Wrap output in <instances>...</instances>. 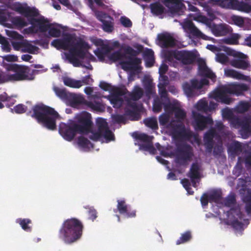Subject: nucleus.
<instances>
[{"instance_id":"10","label":"nucleus","mask_w":251,"mask_h":251,"mask_svg":"<svg viewBox=\"0 0 251 251\" xmlns=\"http://www.w3.org/2000/svg\"><path fill=\"white\" fill-rule=\"evenodd\" d=\"M176 162L180 165H185L191 160L194 155L192 147L187 143L176 145Z\"/></svg>"},{"instance_id":"40","label":"nucleus","mask_w":251,"mask_h":251,"mask_svg":"<svg viewBox=\"0 0 251 251\" xmlns=\"http://www.w3.org/2000/svg\"><path fill=\"white\" fill-rule=\"evenodd\" d=\"M192 238L191 232L190 231H186L181 234V236L176 241V244L177 245L189 242Z\"/></svg>"},{"instance_id":"46","label":"nucleus","mask_w":251,"mask_h":251,"mask_svg":"<svg viewBox=\"0 0 251 251\" xmlns=\"http://www.w3.org/2000/svg\"><path fill=\"white\" fill-rule=\"evenodd\" d=\"M50 27L48 31L50 36L52 37H59L60 36L61 31L59 28L55 27L52 24H51Z\"/></svg>"},{"instance_id":"43","label":"nucleus","mask_w":251,"mask_h":251,"mask_svg":"<svg viewBox=\"0 0 251 251\" xmlns=\"http://www.w3.org/2000/svg\"><path fill=\"white\" fill-rule=\"evenodd\" d=\"M11 17V13L7 9L0 8V23L7 22Z\"/></svg>"},{"instance_id":"57","label":"nucleus","mask_w":251,"mask_h":251,"mask_svg":"<svg viewBox=\"0 0 251 251\" xmlns=\"http://www.w3.org/2000/svg\"><path fill=\"white\" fill-rule=\"evenodd\" d=\"M170 116L167 114L163 113L159 117V122L161 126H166L170 123Z\"/></svg>"},{"instance_id":"55","label":"nucleus","mask_w":251,"mask_h":251,"mask_svg":"<svg viewBox=\"0 0 251 251\" xmlns=\"http://www.w3.org/2000/svg\"><path fill=\"white\" fill-rule=\"evenodd\" d=\"M117 208L121 214H124L127 212L128 207L124 200H118Z\"/></svg>"},{"instance_id":"58","label":"nucleus","mask_w":251,"mask_h":251,"mask_svg":"<svg viewBox=\"0 0 251 251\" xmlns=\"http://www.w3.org/2000/svg\"><path fill=\"white\" fill-rule=\"evenodd\" d=\"M126 90H123L121 88H116L114 89L113 86L111 85V93L113 94L114 97H119L123 96L126 94Z\"/></svg>"},{"instance_id":"51","label":"nucleus","mask_w":251,"mask_h":251,"mask_svg":"<svg viewBox=\"0 0 251 251\" xmlns=\"http://www.w3.org/2000/svg\"><path fill=\"white\" fill-rule=\"evenodd\" d=\"M207 104L208 102L205 100L201 99L197 103V109L199 111L206 112H207Z\"/></svg>"},{"instance_id":"45","label":"nucleus","mask_w":251,"mask_h":251,"mask_svg":"<svg viewBox=\"0 0 251 251\" xmlns=\"http://www.w3.org/2000/svg\"><path fill=\"white\" fill-rule=\"evenodd\" d=\"M38 48L28 43H24L23 45V51L25 52H28L31 54H34L37 51Z\"/></svg>"},{"instance_id":"27","label":"nucleus","mask_w":251,"mask_h":251,"mask_svg":"<svg viewBox=\"0 0 251 251\" xmlns=\"http://www.w3.org/2000/svg\"><path fill=\"white\" fill-rule=\"evenodd\" d=\"M212 30L216 36H225L229 32V26L226 25H220L214 26Z\"/></svg>"},{"instance_id":"3","label":"nucleus","mask_w":251,"mask_h":251,"mask_svg":"<svg viewBox=\"0 0 251 251\" xmlns=\"http://www.w3.org/2000/svg\"><path fill=\"white\" fill-rule=\"evenodd\" d=\"M136 48L137 50H134L129 45H123L120 50L111 54V60L114 58L117 60L126 59V60L121 61L120 63L122 68L125 71L135 70L141 63V59L137 56L142 52L143 46L137 45Z\"/></svg>"},{"instance_id":"34","label":"nucleus","mask_w":251,"mask_h":251,"mask_svg":"<svg viewBox=\"0 0 251 251\" xmlns=\"http://www.w3.org/2000/svg\"><path fill=\"white\" fill-rule=\"evenodd\" d=\"M209 196L210 203H222V197L221 192L218 191H214L209 195Z\"/></svg>"},{"instance_id":"36","label":"nucleus","mask_w":251,"mask_h":251,"mask_svg":"<svg viewBox=\"0 0 251 251\" xmlns=\"http://www.w3.org/2000/svg\"><path fill=\"white\" fill-rule=\"evenodd\" d=\"M144 123L148 127L153 130L158 129L157 119L155 117L147 118L144 119Z\"/></svg>"},{"instance_id":"8","label":"nucleus","mask_w":251,"mask_h":251,"mask_svg":"<svg viewBox=\"0 0 251 251\" xmlns=\"http://www.w3.org/2000/svg\"><path fill=\"white\" fill-rule=\"evenodd\" d=\"M164 57L170 62L176 59L185 65L191 64L196 60V55L193 52L184 50H167L164 52Z\"/></svg>"},{"instance_id":"24","label":"nucleus","mask_w":251,"mask_h":251,"mask_svg":"<svg viewBox=\"0 0 251 251\" xmlns=\"http://www.w3.org/2000/svg\"><path fill=\"white\" fill-rule=\"evenodd\" d=\"M95 15L97 18L102 23L103 29L106 32H110V22L106 21L107 14L102 11H96Z\"/></svg>"},{"instance_id":"30","label":"nucleus","mask_w":251,"mask_h":251,"mask_svg":"<svg viewBox=\"0 0 251 251\" xmlns=\"http://www.w3.org/2000/svg\"><path fill=\"white\" fill-rule=\"evenodd\" d=\"M183 27L194 36H198L201 34V32L197 28L191 21L186 22L184 24Z\"/></svg>"},{"instance_id":"26","label":"nucleus","mask_w":251,"mask_h":251,"mask_svg":"<svg viewBox=\"0 0 251 251\" xmlns=\"http://www.w3.org/2000/svg\"><path fill=\"white\" fill-rule=\"evenodd\" d=\"M187 176L190 178L192 182H193L194 180L200 178V166L197 163H193L192 164Z\"/></svg>"},{"instance_id":"50","label":"nucleus","mask_w":251,"mask_h":251,"mask_svg":"<svg viewBox=\"0 0 251 251\" xmlns=\"http://www.w3.org/2000/svg\"><path fill=\"white\" fill-rule=\"evenodd\" d=\"M250 105L248 102L241 101L236 107L237 111L239 113H244L250 108Z\"/></svg>"},{"instance_id":"39","label":"nucleus","mask_w":251,"mask_h":251,"mask_svg":"<svg viewBox=\"0 0 251 251\" xmlns=\"http://www.w3.org/2000/svg\"><path fill=\"white\" fill-rule=\"evenodd\" d=\"M143 95V91L142 89L138 86H136L133 92L129 94L130 99L133 100H138L141 98Z\"/></svg>"},{"instance_id":"19","label":"nucleus","mask_w":251,"mask_h":251,"mask_svg":"<svg viewBox=\"0 0 251 251\" xmlns=\"http://www.w3.org/2000/svg\"><path fill=\"white\" fill-rule=\"evenodd\" d=\"M29 23L33 26H37L38 30L41 32H45L48 31L51 24L48 23L47 20L42 19L30 18Z\"/></svg>"},{"instance_id":"33","label":"nucleus","mask_w":251,"mask_h":251,"mask_svg":"<svg viewBox=\"0 0 251 251\" xmlns=\"http://www.w3.org/2000/svg\"><path fill=\"white\" fill-rule=\"evenodd\" d=\"M17 223H19L22 229L26 232H30L32 230V227L29 226L31 223V221L29 219L19 218L17 220Z\"/></svg>"},{"instance_id":"5","label":"nucleus","mask_w":251,"mask_h":251,"mask_svg":"<svg viewBox=\"0 0 251 251\" xmlns=\"http://www.w3.org/2000/svg\"><path fill=\"white\" fill-rule=\"evenodd\" d=\"M31 117L39 123L50 130L56 129V120L59 117L58 113L53 108L43 104H36L32 107Z\"/></svg>"},{"instance_id":"6","label":"nucleus","mask_w":251,"mask_h":251,"mask_svg":"<svg viewBox=\"0 0 251 251\" xmlns=\"http://www.w3.org/2000/svg\"><path fill=\"white\" fill-rule=\"evenodd\" d=\"M248 89L249 87L246 84L233 83L220 87L213 91L211 96L222 103L229 104L233 99L227 95L228 94L239 96Z\"/></svg>"},{"instance_id":"56","label":"nucleus","mask_w":251,"mask_h":251,"mask_svg":"<svg viewBox=\"0 0 251 251\" xmlns=\"http://www.w3.org/2000/svg\"><path fill=\"white\" fill-rule=\"evenodd\" d=\"M111 118L112 121L116 123L120 124V123H126V118L124 115H119V114H115L112 115L111 116Z\"/></svg>"},{"instance_id":"32","label":"nucleus","mask_w":251,"mask_h":251,"mask_svg":"<svg viewBox=\"0 0 251 251\" xmlns=\"http://www.w3.org/2000/svg\"><path fill=\"white\" fill-rule=\"evenodd\" d=\"M78 145L84 149H90L93 148V144L86 138L81 136L77 138Z\"/></svg>"},{"instance_id":"12","label":"nucleus","mask_w":251,"mask_h":251,"mask_svg":"<svg viewBox=\"0 0 251 251\" xmlns=\"http://www.w3.org/2000/svg\"><path fill=\"white\" fill-rule=\"evenodd\" d=\"M75 126L76 123L75 122L69 125L62 123L59 126V133L64 139L71 141L74 139L76 133H79V130Z\"/></svg>"},{"instance_id":"49","label":"nucleus","mask_w":251,"mask_h":251,"mask_svg":"<svg viewBox=\"0 0 251 251\" xmlns=\"http://www.w3.org/2000/svg\"><path fill=\"white\" fill-rule=\"evenodd\" d=\"M183 89L184 93L188 97H192L194 96V89L188 82H185L183 85Z\"/></svg>"},{"instance_id":"38","label":"nucleus","mask_w":251,"mask_h":251,"mask_svg":"<svg viewBox=\"0 0 251 251\" xmlns=\"http://www.w3.org/2000/svg\"><path fill=\"white\" fill-rule=\"evenodd\" d=\"M54 91L56 95L60 99L63 100H68L71 93L66 91L65 89L59 87H55Z\"/></svg>"},{"instance_id":"31","label":"nucleus","mask_w":251,"mask_h":251,"mask_svg":"<svg viewBox=\"0 0 251 251\" xmlns=\"http://www.w3.org/2000/svg\"><path fill=\"white\" fill-rule=\"evenodd\" d=\"M225 74L227 77L240 80H247V76L246 75L232 69L226 70Z\"/></svg>"},{"instance_id":"37","label":"nucleus","mask_w":251,"mask_h":251,"mask_svg":"<svg viewBox=\"0 0 251 251\" xmlns=\"http://www.w3.org/2000/svg\"><path fill=\"white\" fill-rule=\"evenodd\" d=\"M86 105L91 108L93 110L98 112H102L105 109V107L102 104L97 101H87Z\"/></svg>"},{"instance_id":"13","label":"nucleus","mask_w":251,"mask_h":251,"mask_svg":"<svg viewBox=\"0 0 251 251\" xmlns=\"http://www.w3.org/2000/svg\"><path fill=\"white\" fill-rule=\"evenodd\" d=\"M225 50L228 55L237 58V59H234L231 60L230 64L232 66L243 70H246L248 68L249 63L244 60L246 57V55L242 52H237L229 49H227Z\"/></svg>"},{"instance_id":"63","label":"nucleus","mask_w":251,"mask_h":251,"mask_svg":"<svg viewBox=\"0 0 251 251\" xmlns=\"http://www.w3.org/2000/svg\"><path fill=\"white\" fill-rule=\"evenodd\" d=\"M12 9L18 13L22 14L25 6H23L20 3L16 2L12 5Z\"/></svg>"},{"instance_id":"53","label":"nucleus","mask_w":251,"mask_h":251,"mask_svg":"<svg viewBox=\"0 0 251 251\" xmlns=\"http://www.w3.org/2000/svg\"><path fill=\"white\" fill-rule=\"evenodd\" d=\"M231 20L234 24L240 27H242L244 24L243 18L239 16L232 15Z\"/></svg>"},{"instance_id":"22","label":"nucleus","mask_w":251,"mask_h":251,"mask_svg":"<svg viewBox=\"0 0 251 251\" xmlns=\"http://www.w3.org/2000/svg\"><path fill=\"white\" fill-rule=\"evenodd\" d=\"M143 56L146 66L148 68L153 66L155 61L153 51L151 49H148L144 52Z\"/></svg>"},{"instance_id":"64","label":"nucleus","mask_w":251,"mask_h":251,"mask_svg":"<svg viewBox=\"0 0 251 251\" xmlns=\"http://www.w3.org/2000/svg\"><path fill=\"white\" fill-rule=\"evenodd\" d=\"M162 108V102L158 100H155L153 105V110L155 112H159L161 111Z\"/></svg>"},{"instance_id":"15","label":"nucleus","mask_w":251,"mask_h":251,"mask_svg":"<svg viewBox=\"0 0 251 251\" xmlns=\"http://www.w3.org/2000/svg\"><path fill=\"white\" fill-rule=\"evenodd\" d=\"M63 80L66 86L75 88H79L83 84L91 85L94 82L90 75L83 77L81 80H75L68 77H64Z\"/></svg>"},{"instance_id":"18","label":"nucleus","mask_w":251,"mask_h":251,"mask_svg":"<svg viewBox=\"0 0 251 251\" xmlns=\"http://www.w3.org/2000/svg\"><path fill=\"white\" fill-rule=\"evenodd\" d=\"M199 73L201 76L211 79L213 82L216 80V75L209 69L204 61H201L198 64Z\"/></svg>"},{"instance_id":"14","label":"nucleus","mask_w":251,"mask_h":251,"mask_svg":"<svg viewBox=\"0 0 251 251\" xmlns=\"http://www.w3.org/2000/svg\"><path fill=\"white\" fill-rule=\"evenodd\" d=\"M230 124L235 128H241L242 134H248L251 132L250 119L247 117L241 118L238 117H233L230 119Z\"/></svg>"},{"instance_id":"29","label":"nucleus","mask_w":251,"mask_h":251,"mask_svg":"<svg viewBox=\"0 0 251 251\" xmlns=\"http://www.w3.org/2000/svg\"><path fill=\"white\" fill-rule=\"evenodd\" d=\"M25 17L28 18V21L30 18H35L39 15L38 10L34 7L25 6L22 14Z\"/></svg>"},{"instance_id":"54","label":"nucleus","mask_w":251,"mask_h":251,"mask_svg":"<svg viewBox=\"0 0 251 251\" xmlns=\"http://www.w3.org/2000/svg\"><path fill=\"white\" fill-rule=\"evenodd\" d=\"M230 150L234 153L237 154L242 151V147L241 143L238 141L234 142L230 147Z\"/></svg>"},{"instance_id":"48","label":"nucleus","mask_w":251,"mask_h":251,"mask_svg":"<svg viewBox=\"0 0 251 251\" xmlns=\"http://www.w3.org/2000/svg\"><path fill=\"white\" fill-rule=\"evenodd\" d=\"M123 102L122 98L114 97L113 94L111 93V104L113 105L114 107L120 108L123 105Z\"/></svg>"},{"instance_id":"42","label":"nucleus","mask_w":251,"mask_h":251,"mask_svg":"<svg viewBox=\"0 0 251 251\" xmlns=\"http://www.w3.org/2000/svg\"><path fill=\"white\" fill-rule=\"evenodd\" d=\"M217 135L216 131L214 128L209 129L204 135V142H214L213 138Z\"/></svg>"},{"instance_id":"61","label":"nucleus","mask_w":251,"mask_h":251,"mask_svg":"<svg viewBox=\"0 0 251 251\" xmlns=\"http://www.w3.org/2000/svg\"><path fill=\"white\" fill-rule=\"evenodd\" d=\"M175 115L176 118L179 120H184L186 117V113L184 111L179 108L176 109Z\"/></svg>"},{"instance_id":"2","label":"nucleus","mask_w":251,"mask_h":251,"mask_svg":"<svg viewBox=\"0 0 251 251\" xmlns=\"http://www.w3.org/2000/svg\"><path fill=\"white\" fill-rule=\"evenodd\" d=\"M71 40L72 37L69 35L64 39L53 40L51 45L58 50H69V54L67 58L74 66L78 67L80 65L79 59H84L86 57L90 46L87 42L81 39L75 43L70 44Z\"/></svg>"},{"instance_id":"7","label":"nucleus","mask_w":251,"mask_h":251,"mask_svg":"<svg viewBox=\"0 0 251 251\" xmlns=\"http://www.w3.org/2000/svg\"><path fill=\"white\" fill-rule=\"evenodd\" d=\"M8 70L15 74L3 75L0 73V84L7 81L32 80L34 79V75L30 73V69L28 66L14 64L9 66Z\"/></svg>"},{"instance_id":"25","label":"nucleus","mask_w":251,"mask_h":251,"mask_svg":"<svg viewBox=\"0 0 251 251\" xmlns=\"http://www.w3.org/2000/svg\"><path fill=\"white\" fill-rule=\"evenodd\" d=\"M68 100L70 102L73 106H76L80 104L86 105L87 101L83 97L71 93Z\"/></svg>"},{"instance_id":"59","label":"nucleus","mask_w":251,"mask_h":251,"mask_svg":"<svg viewBox=\"0 0 251 251\" xmlns=\"http://www.w3.org/2000/svg\"><path fill=\"white\" fill-rule=\"evenodd\" d=\"M12 110L17 114H23L27 110V107L23 104H19L15 106Z\"/></svg>"},{"instance_id":"23","label":"nucleus","mask_w":251,"mask_h":251,"mask_svg":"<svg viewBox=\"0 0 251 251\" xmlns=\"http://www.w3.org/2000/svg\"><path fill=\"white\" fill-rule=\"evenodd\" d=\"M94 52L100 61H103L106 57L110 58V46L107 45L98 48Z\"/></svg>"},{"instance_id":"47","label":"nucleus","mask_w":251,"mask_h":251,"mask_svg":"<svg viewBox=\"0 0 251 251\" xmlns=\"http://www.w3.org/2000/svg\"><path fill=\"white\" fill-rule=\"evenodd\" d=\"M140 149L146 151H148L151 154H155L156 153V150L151 142L145 144L141 145Z\"/></svg>"},{"instance_id":"62","label":"nucleus","mask_w":251,"mask_h":251,"mask_svg":"<svg viewBox=\"0 0 251 251\" xmlns=\"http://www.w3.org/2000/svg\"><path fill=\"white\" fill-rule=\"evenodd\" d=\"M121 24L125 27H130L132 23L130 20L126 16H122L120 19Z\"/></svg>"},{"instance_id":"20","label":"nucleus","mask_w":251,"mask_h":251,"mask_svg":"<svg viewBox=\"0 0 251 251\" xmlns=\"http://www.w3.org/2000/svg\"><path fill=\"white\" fill-rule=\"evenodd\" d=\"M128 105L132 108L133 110L129 109H125V115L128 116L131 120L137 121L140 119V114L137 111V105L135 102H132L128 103Z\"/></svg>"},{"instance_id":"52","label":"nucleus","mask_w":251,"mask_h":251,"mask_svg":"<svg viewBox=\"0 0 251 251\" xmlns=\"http://www.w3.org/2000/svg\"><path fill=\"white\" fill-rule=\"evenodd\" d=\"M216 60L223 64H225L228 61V58L226 54L224 53H217L216 54Z\"/></svg>"},{"instance_id":"1","label":"nucleus","mask_w":251,"mask_h":251,"mask_svg":"<svg viewBox=\"0 0 251 251\" xmlns=\"http://www.w3.org/2000/svg\"><path fill=\"white\" fill-rule=\"evenodd\" d=\"M75 119L77 122L76 123V127L79 130V134L87 135L90 139L97 142L100 141L106 143L110 142V129L106 120L102 118H98L96 120L97 131L92 129L93 122L91 115L87 112H83L76 116Z\"/></svg>"},{"instance_id":"44","label":"nucleus","mask_w":251,"mask_h":251,"mask_svg":"<svg viewBox=\"0 0 251 251\" xmlns=\"http://www.w3.org/2000/svg\"><path fill=\"white\" fill-rule=\"evenodd\" d=\"M0 44L3 51L9 52L11 51V46L8 41L0 34Z\"/></svg>"},{"instance_id":"11","label":"nucleus","mask_w":251,"mask_h":251,"mask_svg":"<svg viewBox=\"0 0 251 251\" xmlns=\"http://www.w3.org/2000/svg\"><path fill=\"white\" fill-rule=\"evenodd\" d=\"M192 116L193 121L192 125L196 130H203L208 126H211L213 124L211 117L203 116L197 112H193Z\"/></svg>"},{"instance_id":"60","label":"nucleus","mask_w":251,"mask_h":251,"mask_svg":"<svg viewBox=\"0 0 251 251\" xmlns=\"http://www.w3.org/2000/svg\"><path fill=\"white\" fill-rule=\"evenodd\" d=\"M86 209H88V213L89 215V219L93 221L97 218V212L93 207H85Z\"/></svg>"},{"instance_id":"17","label":"nucleus","mask_w":251,"mask_h":251,"mask_svg":"<svg viewBox=\"0 0 251 251\" xmlns=\"http://www.w3.org/2000/svg\"><path fill=\"white\" fill-rule=\"evenodd\" d=\"M158 39L162 48H173L176 46V39L169 33H165L159 34Z\"/></svg>"},{"instance_id":"28","label":"nucleus","mask_w":251,"mask_h":251,"mask_svg":"<svg viewBox=\"0 0 251 251\" xmlns=\"http://www.w3.org/2000/svg\"><path fill=\"white\" fill-rule=\"evenodd\" d=\"M165 5L168 7L172 12H176L180 8V0H164Z\"/></svg>"},{"instance_id":"21","label":"nucleus","mask_w":251,"mask_h":251,"mask_svg":"<svg viewBox=\"0 0 251 251\" xmlns=\"http://www.w3.org/2000/svg\"><path fill=\"white\" fill-rule=\"evenodd\" d=\"M150 7L151 13L155 16H160L166 12L165 8L159 1L151 3Z\"/></svg>"},{"instance_id":"9","label":"nucleus","mask_w":251,"mask_h":251,"mask_svg":"<svg viewBox=\"0 0 251 251\" xmlns=\"http://www.w3.org/2000/svg\"><path fill=\"white\" fill-rule=\"evenodd\" d=\"M167 128L171 130L172 136L175 138H182L189 140L194 136L193 132L186 129L183 124H177L175 121L170 122Z\"/></svg>"},{"instance_id":"35","label":"nucleus","mask_w":251,"mask_h":251,"mask_svg":"<svg viewBox=\"0 0 251 251\" xmlns=\"http://www.w3.org/2000/svg\"><path fill=\"white\" fill-rule=\"evenodd\" d=\"M11 21L14 25L20 28H23L28 25V23L25 19L20 16L12 17Z\"/></svg>"},{"instance_id":"4","label":"nucleus","mask_w":251,"mask_h":251,"mask_svg":"<svg viewBox=\"0 0 251 251\" xmlns=\"http://www.w3.org/2000/svg\"><path fill=\"white\" fill-rule=\"evenodd\" d=\"M83 225L76 218L68 219L64 221L59 231V237L65 243L72 244L82 236Z\"/></svg>"},{"instance_id":"16","label":"nucleus","mask_w":251,"mask_h":251,"mask_svg":"<svg viewBox=\"0 0 251 251\" xmlns=\"http://www.w3.org/2000/svg\"><path fill=\"white\" fill-rule=\"evenodd\" d=\"M229 4L231 8L234 10L246 13L251 12V0H231Z\"/></svg>"},{"instance_id":"41","label":"nucleus","mask_w":251,"mask_h":251,"mask_svg":"<svg viewBox=\"0 0 251 251\" xmlns=\"http://www.w3.org/2000/svg\"><path fill=\"white\" fill-rule=\"evenodd\" d=\"M133 137L141 141L148 143L151 142L152 136H150L145 133H138L134 132L133 133Z\"/></svg>"}]
</instances>
